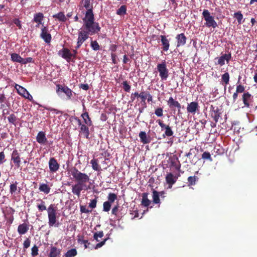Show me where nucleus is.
<instances>
[{
	"instance_id": "1",
	"label": "nucleus",
	"mask_w": 257,
	"mask_h": 257,
	"mask_svg": "<svg viewBox=\"0 0 257 257\" xmlns=\"http://www.w3.org/2000/svg\"><path fill=\"white\" fill-rule=\"evenodd\" d=\"M71 174L77 182L72 186V192L79 197L82 190H87L89 188L87 183L89 181V176L85 173L81 172L76 168H74L71 171Z\"/></svg>"
},
{
	"instance_id": "2",
	"label": "nucleus",
	"mask_w": 257,
	"mask_h": 257,
	"mask_svg": "<svg viewBox=\"0 0 257 257\" xmlns=\"http://www.w3.org/2000/svg\"><path fill=\"white\" fill-rule=\"evenodd\" d=\"M82 28L83 29L78 33L76 49L80 47L82 43L89 38V35L98 33L101 29L98 23L95 22L83 23Z\"/></svg>"
},
{
	"instance_id": "3",
	"label": "nucleus",
	"mask_w": 257,
	"mask_h": 257,
	"mask_svg": "<svg viewBox=\"0 0 257 257\" xmlns=\"http://www.w3.org/2000/svg\"><path fill=\"white\" fill-rule=\"evenodd\" d=\"M48 217V224L51 226H55L57 222V209L55 204H51L47 209ZM58 224L56 225L58 226Z\"/></svg>"
},
{
	"instance_id": "4",
	"label": "nucleus",
	"mask_w": 257,
	"mask_h": 257,
	"mask_svg": "<svg viewBox=\"0 0 257 257\" xmlns=\"http://www.w3.org/2000/svg\"><path fill=\"white\" fill-rule=\"evenodd\" d=\"M202 16L206 21L205 25L208 27H212L215 28L217 27V24L216 21L214 20V17L210 15V12L208 10L204 9L202 13Z\"/></svg>"
},
{
	"instance_id": "5",
	"label": "nucleus",
	"mask_w": 257,
	"mask_h": 257,
	"mask_svg": "<svg viewBox=\"0 0 257 257\" xmlns=\"http://www.w3.org/2000/svg\"><path fill=\"white\" fill-rule=\"evenodd\" d=\"M157 68L159 72V76L162 81L166 80L169 76V70L167 68L166 61L158 64Z\"/></svg>"
},
{
	"instance_id": "6",
	"label": "nucleus",
	"mask_w": 257,
	"mask_h": 257,
	"mask_svg": "<svg viewBox=\"0 0 257 257\" xmlns=\"http://www.w3.org/2000/svg\"><path fill=\"white\" fill-rule=\"evenodd\" d=\"M58 54L63 59H65L67 62H74V60L72 59L71 52L69 49L67 48H63L59 51Z\"/></svg>"
},
{
	"instance_id": "7",
	"label": "nucleus",
	"mask_w": 257,
	"mask_h": 257,
	"mask_svg": "<svg viewBox=\"0 0 257 257\" xmlns=\"http://www.w3.org/2000/svg\"><path fill=\"white\" fill-rule=\"evenodd\" d=\"M210 109L211 117L214 119L215 122H217L221 114V110L217 106L213 105H211Z\"/></svg>"
},
{
	"instance_id": "8",
	"label": "nucleus",
	"mask_w": 257,
	"mask_h": 257,
	"mask_svg": "<svg viewBox=\"0 0 257 257\" xmlns=\"http://www.w3.org/2000/svg\"><path fill=\"white\" fill-rule=\"evenodd\" d=\"M253 96L248 92H246L242 95V100L245 107L249 108L252 106Z\"/></svg>"
},
{
	"instance_id": "9",
	"label": "nucleus",
	"mask_w": 257,
	"mask_h": 257,
	"mask_svg": "<svg viewBox=\"0 0 257 257\" xmlns=\"http://www.w3.org/2000/svg\"><path fill=\"white\" fill-rule=\"evenodd\" d=\"M231 58V54L230 53L228 54H222L219 57H216L215 60H217V61L215 62L216 65H219L222 66L225 64V61H226L228 64Z\"/></svg>"
},
{
	"instance_id": "10",
	"label": "nucleus",
	"mask_w": 257,
	"mask_h": 257,
	"mask_svg": "<svg viewBox=\"0 0 257 257\" xmlns=\"http://www.w3.org/2000/svg\"><path fill=\"white\" fill-rule=\"evenodd\" d=\"M41 38L47 44L51 42L52 39L51 35L49 33L48 28L46 26H43L41 29L40 34Z\"/></svg>"
},
{
	"instance_id": "11",
	"label": "nucleus",
	"mask_w": 257,
	"mask_h": 257,
	"mask_svg": "<svg viewBox=\"0 0 257 257\" xmlns=\"http://www.w3.org/2000/svg\"><path fill=\"white\" fill-rule=\"evenodd\" d=\"M57 87V92H58L59 91H61L64 92L66 95L67 96L68 99H71L72 96L73 91L71 89L68 88L67 86H62L60 84H57L56 85Z\"/></svg>"
},
{
	"instance_id": "12",
	"label": "nucleus",
	"mask_w": 257,
	"mask_h": 257,
	"mask_svg": "<svg viewBox=\"0 0 257 257\" xmlns=\"http://www.w3.org/2000/svg\"><path fill=\"white\" fill-rule=\"evenodd\" d=\"M199 104L197 101H192L187 104V111L189 113L194 115L199 110Z\"/></svg>"
},
{
	"instance_id": "13",
	"label": "nucleus",
	"mask_w": 257,
	"mask_h": 257,
	"mask_svg": "<svg viewBox=\"0 0 257 257\" xmlns=\"http://www.w3.org/2000/svg\"><path fill=\"white\" fill-rule=\"evenodd\" d=\"M48 164L50 171L52 173L56 172L60 168L59 164L54 157L50 158Z\"/></svg>"
},
{
	"instance_id": "14",
	"label": "nucleus",
	"mask_w": 257,
	"mask_h": 257,
	"mask_svg": "<svg viewBox=\"0 0 257 257\" xmlns=\"http://www.w3.org/2000/svg\"><path fill=\"white\" fill-rule=\"evenodd\" d=\"M11 160L15 164L17 168H19L21 165V158L18 150H14L12 154Z\"/></svg>"
},
{
	"instance_id": "15",
	"label": "nucleus",
	"mask_w": 257,
	"mask_h": 257,
	"mask_svg": "<svg viewBox=\"0 0 257 257\" xmlns=\"http://www.w3.org/2000/svg\"><path fill=\"white\" fill-rule=\"evenodd\" d=\"M167 104L169 107L171 109H174L175 107L177 108L178 113L181 111V105L180 103L178 101L173 99L172 97H169L167 101Z\"/></svg>"
},
{
	"instance_id": "16",
	"label": "nucleus",
	"mask_w": 257,
	"mask_h": 257,
	"mask_svg": "<svg viewBox=\"0 0 257 257\" xmlns=\"http://www.w3.org/2000/svg\"><path fill=\"white\" fill-rule=\"evenodd\" d=\"M83 23L95 22L93 10H88L86 12L84 17L83 18Z\"/></svg>"
},
{
	"instance_id": "17",
	"label": "nucleus",
	"mask_w": 257,
	"mask_h": 257,
	"mask_svg": "<svg viewBox=\"0 0 257 257\" xmlns=\"http://www.w3.org/2000/svg\"><path fill=\"white\" fill-rule=\"evenodd\" d=\"M176 39L177 42V47L184 46L186 43L187 38L184 33L177 35Z\"/></svg>"
},
{
	"instance_id": "18",
	"label": "nucleus",
	"mask_w": 257,
	"mask_h": 257,
	"mask_svg": "<svg viewBox=\"0 0 257 257\" xmlns=\"http://www.w3.org/2000/svg\"><path fill=\"white\" fill-rule=\"evenodd\" d=\"M36 140L40 144H46L47 142V139L46 137L45 133L43 131L39 132L36 137Z\"/></svg>"
},
{
	"instance_id": "19",
	"label": "nucleus",
	"mask_w": 257,
	"mask_h": 257,
	"mask_svg": "<svg viewBox=\"0 0 257 257\" xmlns=\"http://www.w3.org/2000/svg\"><path fill=\"white\" fill-rule=\"evenodd\" d=\"M177 178L175 177L171 173L167 174L166 177V181L169 185V187L171 188L172 185L176 182Z\"/></svg>"
},
{
	"instance_id": "20",
	"label": "nucleus",
	"mask_w": 257,
	"mask_h": 257,
	"mask_svg": "<svg viewBox=\"0 0 257 257\" xmlns=\"http://www.w3.org/2000/svg\"><path fill=\"white\" fill-rule=\"evenodd\" d=\"M161 41L163 46L162 49L164 51H167L169 50L170 43L169 41L165 35H161Z\"/></svg>"
},
{
	"instance_id": "21",
	"label": "nucleus",
	"mask_w": 257,
	"mask_h": 257,
	"mask_svg": "<svg viewBox=\"0 0 257 257\" xmlns=\"http://www.w3.org/2000/svg\"><path fill=\"white\" fill-rule=\"evenodd\" d=\"M139 136L141 142L144 144H148L151 142L149 136H147L145 132L142 131L139 133Z\"/></svg>"
},
{
	"instance_id": "22",
	"label": "nucleus",
	"mask_w": 257,
	"mask_h": 257,
	"mask_svg": "<svg viewBox=\"0 0 257 257\" xmlns=\"http://www.w3.org/2000/svg\"><path fill=\"white\" fill-rule=\"evenodd\" d=\"M29 229V225L27 223H24L18 226V232L20 235L24 234L28 231Z\"/></svg>"
},
{
	"instance_id": "23",
	"label": "nucleus",
	"mask_w": 257,
	"mask_h": 257,
	"mask_svg": "<svg viewBox=\"0 0 257 257\" xmlns=\"http://www.w3.org/2000/svg\"><path fill=\"white\" fill-rule=\"evenodd\" d=\"M88 126V125H87L84 123V124L81 125L80 127V133H81L84 135V137L86 139L89 138L90 135Z\"/></svg>"
},
{
	"instance_id": "24",
	"label": "nucleus",
	"mask_w": 257,
	"mask_h": 257,
	"mask_svg": "<svg viewBox=\"0 0 257 257\" xmlns=\"http://www.w3.org/2000/svg\"><path fill=\"white\" fill-rule=\"evenodd\" d=\"M90 164H91L93 170L96 171H100L102 170L97 159L93 158L90 161Z\"/></svg>"
},
{
	"instance_id": "25",
	"label": "nucleus",
	"mask_w": 257,
	"mask_h": 257,
	"mask_svg": "<svg viewBox=\"0 0 257 257\" xmlns=\"http://www.w3.org/2000/svg\"><path fill=\"white\" fill-rule=\"evenodd\" d=\"M81 117L84 120V122L88 126L92 125V121L90 118L88 113L86 111L81 114Z\"/></svg>"
},
{
	"instance_id": "26",
	"label": "nucleus",
	"mask_w": 257,
	"mask_h": 257,
	"mask_svg": "<svg viewBox=\"0 0 257 257\" xmlns=\"http://www.w3.org/2000/svg\"><path fill=\"white\" fill-rule=\"evenodd\" d=\"M149 195L148 193H143L142 194V205L148 207L151 204V201L148 199V196Z\"/></svg>"
},
{
	"instance_id": "27",
	"label": "nucleus",
	"mask_w": 257,
	"mask_h": 257,
	"mask_svg": "<svg viewBox=\"0 0 257 257\" xmlns=\"http://www.w3.org/2000/svg\"><path fill=\"white\" fill-rule=\"evenodd\" d=\"M61 253V249L55 246H52L49 253V257H57Z\"/></svg>"
},
{
	"instance_id": "28",
	"label": "nucleus",
	"mask_w": 257,
	"mask_h": 257,
	"mask_svg": "<svg viewBox=\"0 0 257 257\" xmlns=\"http://www.w3.org/2000/svg\"><path fill=\"white\" fill-rule=\"evenodd\" d=\"M53 17L54 18L57 19L59 21L62 22H65L67 20V18L65 16L64 13L62 12L54 15Z\"/></svg>"
},
{
	"instance_id": "29",
	"label": "nucleus",
	"mask_w": 257,
	"mask_h": 257,
	"mask_svg": "<svg viewBox=\"0 0 257 257\" xmlns=\"http://www.w3.org/2000/svg\"><path fill=\"white\" fill-rule=\"evenodd\" d=\"M43 19V14L42 13H38L34 15L33 21L37 23H42Z\"/></svg>"
},
{
	"instance_id": "30",
	"label": "nucleus",
	"mask_w": 257,
	"mask_h": 257,
	"mask_svg": "<svg viewBox=\"0 0 257 257\" xmlns=\"http://www.w3.org/2000/svg\"><path fill=\"white\" fill-rule=\"evenodd\" d=\"M7 102L8 100L5 93H0V108H3L5 107Z\"/></svg>"
},
{
	"instance_id": "31",
	"label": "nucleus",
	"mask_w": 257,
	"mask_h": 257,
	"mask_svg": "<svg viewBox=\"0 0 257 257\" xmlns=\"http://www.w3.org/2000/svg\"><path fill=\"white\" fill-rule=\"evenodd\" d=\"M11 60L13 62H19L22 64L23 58L18 54L14 53L11 54Z\"/></svg>"
},
{
	"instance_id": "32",
	"label": "nucleus",
	"mask_w": 257,
	"mask_h": 257,
	"mask_svg": "<svg viewBox=\"0 0 257 257\" xmlns=\"http://www.w3.org/2000/svg\"><path fill=\"white\" fill-rule=\"evenodd\" d=\"M15 88L17 89L18 93L23 96H25L27 91L26 89L17 84H16Z\"/></svg>"
},
{
	"instance_id": "33",
	"label": "nucleus",
	"mask_w": 257,
	"mask_h": 257,
	"mask_svg": "<svg viewBox=\"0 0 257 257\" xmlns=\"http://www.w3.org/2000/svg\"><path fill=\"white\" fill-rule=\"evenodd\" d=\"M160 194L159 193L155 190H153V201L155 204H158L160 203Z\"/></svg>"
},
{
	"instance_id": "34",
	"label": "nucleus",
	"mask_w": 257,
	"mask_h": 257,
	"mask_svg": "<svg viewBox=\"0 0 257 257\" xmlns=\"http://www.w3.org/2000/svg\"><path fill=\"white\" fill-rule=\"evenodd\" d=\"M39 190L40 191L47 194L50 192V188L46 184H42L40 185Z\"/></svg>"
},
{
	"instance_id": "35",
	"label": "nucleus",
	"mask_w": 257,
	"mask_h": 257,
	"mask_svg": "<svg viewBox=\"0 0 257 257\" xmlns=\"http://www.w3.org/2000/svg\"><path fill=\"white\" fill-rule=\"evenodd\" d=\"M126 14V7L125 5H122L116 11V14L118 15L122 16Z\"/></svg>"
},
{
	"instance_id": "36",
	"label": "nucleus",
	"mask_w": 257,
	"mask_h": 257,
	"mask_svg": "<svg viewBox=\"0 0 257 257\" xmlns=\"http://www.w3.org/2000/svg\"><path fill=\"white\" fill-rule=\"evenodd\" d=\"M77 250L75 248L68 250L65 253V257H74L77 254Z\"/></svg>"
},
{
	"instance_id": "37",
	"label": "nucleus",
	"mask_w": 257,
	"mask_h": 257,
	"mask_svg": "<svg viewBox=\"0 0 257 257\" xmlns=\"http://www.w3.org/2000/svg\"><path fill=\"white\" fill-rule=\"evenodd\" d=\"M18 183L16 181L15 183L11 184L10 186V192L12 195L15 194L18 190Z\"/></svg>"
},
{
	"instance_id": "38",
	"label": "nucleus",
	"mask_w": 257,
	"mask_h": 257,
	"mask_svg": "<svg viewBox=\"0 0 257 257\" xmlns=\"http://www.w3.org/2000/svg\"><path fill=\"white\" fill-rule=\"evenodd\" d=\"M229 78L230 77L229 73L228 72H225L221 76L222 81L224 82L225 85H227L229 83Z\"/></svg>"
},
{
	"instance_id": "39",
	"label": "nucleus",
	"mask_w": 257,
	"mask_h": 257,
	"mask_svg": "<svg viewBox=\"0 0 257 257\" xmlns=\"http://www.w3.org/2000/svg\"><path fill=\"white\" fill-rule=\"evenodd\" d=\"M108 200L107 201L112 203L117 199V195L113 193H109L107 196Z\"/></svg>"
},
{
	"instance_id": "40",
	"label": "nucleus",
	"mask_w": 257,
	"mask_h": 257,
	"mask_svg": "<svg viewBox=\"0 0 257 257\" xmlns=\"http://www.w3.org/2000/svg\"><path fill=\"white\" fill-rule=\"evenodd\" d=\"M177 160H178L177 158L176 159V160H171L170 163H171V166L174 167L176 170H179L180 169L181 165L179 161H178V162H177Z\"/></svg>"
},
{
	"instance_id": "41",
	"label": "nucleus",
	"mask_w": 257,
	"mask_h": 257,
	"mask_svg": "<svg viewBox=\"0 0 257 257\" xmlns=\"http://www.w3.org/2000/svg\"><path fill=\"white\" fill-rule=\"evenodd\" d=\"M234 17L237 19V22L239 24L241 23V21L243 19V15L240 11H238L234 14Z\"/></svg>"
},
{
	"instance_id": "42",
	"label": "nucleus",
	"mask_w": 257,
	"mask_h": 257,
	"mask_svg": "<svg viewBox=\"0 0 257 257\" xmlns=\"http://www.w3.org/2000/svg\"><path fill=\"white\" fill-rule=\"evenodd\" d=\"M8 119L10 123L13 124H15L17 120V117L15 114L12 113L8 117Z\"/></svg>"
},
{
	"instance_id": "43",
	"label": "nucleus",
	"mask_w": 257,
	"mask_h": 257,
	"mask_svg": "<svg viewBox=\"0 0 257 257\" xmlns=\"http://www.w3.org/2000/svg\"><path fill=\"white\" fill-rule=\"evenodd\" d=\"M198 178L196 176H190L188 178V182L189 185H194L197 180Z\"/></svg>"
},
{
	"instance_id": "44",
	"label": "nucleus",
	"mask_w": 257,
	"mask_h": 257,
	"mask_svg": "<svg viewBox=\"0 0 257 257\" xmlns=\"http://www.w3.org/2000/svg\"><path fill=\"white\" fill-rule=\"evenodd\" d=\"M40 201L41 204L37 205V208L39 211L42 212L46 210V207L45 206V203L44 201L41 199L39 200Z\"/></svg>"
},
{
	"instance_id": "45",
	"label": "nucleus",
	"mask_w": 257,
	"mask_h": 257,
	"mask_svg": "<svg viewBox=\"0 0 257 257\" xmlns=\"http://www.w3.org/2000/svg\"><path fill=\"white\" fill-rule=\"evenodd\" d=\"M111 204L109 202L105 201L103 204V211L105 212H108L111 206Z\"/></svg>"
},
{
	"instance_id": "46",
	"label": "nucleus",
	"mask_w": 257,
	"mask_h": 257,
	"mask_svg": "<svg viewBox=\"0 0 257 257\" xmlns=\"http://www.w3.org/2000/svg\"><path fill=\"white\" fill-rule=\"evenodd\" d=\"M148 91H142L139 93V97L141 99V102H145L147 98V94Z\"/></svg>"
},
{
	"instance_id": "47",
	"label": "nucleus",
	"mask_w": 257,
	"mask_h": 257,
	"mask_svg": "<svg viewBox=\"0 0 257 257\" xmlns=\"http://www.w3.org/2000/svg\"><path fill=\"white\" fill-rule=\"evenodd\" d=\"M92 49L94 51H97L100 49V46L96 41H92L90 43Z\"/></svg>"
},
{
	"instance_id": "48",
	"label": "nucleus",
	"mask_w": 257,
	"mask_h": 257,
	"mask_svg": "<svg viewBox=\"0 0 257 257\" xmlns=\"http://www.w3.org/2000/svg\"><path fill=\"white\" fill-rule=\"evenodd\" d=\"M84 7L88 11V10H93L92 5L90 3V0H83Z\"/></svg>"
},
{
	"instance_id": "49",
	"label": "nucleus",
	"mask_w": 257,
	"mask_h": 257,
	"mask_svg": "<svg viewBox=\"0 0 257 257\" xmlns=\"http://www.w3.org/2000/svg\"><path fill=\"white\" fill-rule=\"evenodd\" d=\"M83 238V236H79V238L78 239V242L79 243H83L84 244L85 248H86L88 247V245L90 243L88 242V241L87 240H84Z\"/></svg>"
},
{
	"instance_id": "50",
	"label": "nucleus",
	"mask_w": 257,
	"mask_h": 257,
	"mask_svg": "<svg viewBox=\"0 0 257 257\" xmlns=\"http://www.w3.org/2000/svg\"><path fill=\"white\" fill-rule=\"evenodd\" d=\"M173 132L171 130V127L169 125H167V127H166V128L165 129V135H164V137H165V136L167 137H171L173 136Z\"/></svg>"
},
{
	"instance_id": "51",
	"label": "nucleus",
	"mask_w": 257,
	"mask_h": 257,
	"mask_svg": "<svg viewBox=\"0 0 257 257\" xmlns=\"http://www.w3.org/2000/svg\"><path fill=\"white\" fill-rule=\"evenodd\" d=\"M122 84L124 91L127 92H129L131 90V86L128 84L127 81H124L122 83Z\"/></svg>"
},
{
	"instance_id": "52",
	"label": "nucleus",
	"mask_w": 257,
	"mask_h": 257,
	"mask_svg": "<svg viewBox=\"0 0 257 257\" xmlns=\"http://www.w3.org/2000/svg\"><path fill=\"white\" fill-rule=\"evenodd\" d=\"M202 159L204 160H208L210 161L212 160L211 155L208 152H205L202 154Z\"/></svg>"
},
{
	"instance_id": "53",
	"label": "nucleus",
	"mask_w": 257,
	"mask_h": 257,
	"mask_svg": "<svg viewBox=\"0 0 257 257\" xmlns=\"http://www.w3.org/2000/svg\"><path fill=\"white\" fill-rule=\"evenodd\" d=\"M163 108L161 107H158L156 108L155 110V114L158 116V117H161L163 116Z\"/></svg>"
},
{
	"instance_id": "54",
	"label": "nucleus",
	"mask_w": 257,
	"mask_h": 257,
	"mask_svg": "<svg viewBox=\"0 0 257 257\" xmlns=\"http://www.w3.org/2000/svg\"><path fill=\"white\" fill-rule=\"evenodd\" d=\"M103 236V232L102 231H98L97 232H95L94 234L93 237L96 240V241H99V240L98 239V237H102Z\"/></svg>"
},
{
	"instance_id": "55",
	"label": "nucleus",
	"mask_w": 257,
	"mask_h": 257,
	"mask_svg": "<svg viewBox=\"0 0 257 257\" xmlns=\"http://www.w3.org/2000/svg\"><path fill=\"white\" fill-rule=\"evenodd\" d=\"M245 88L243 85L241 84L237 85L236 86V92L237 93H242L244 91Z\"/></svg>"
},
{
	"instance_id": "56",
	"label": "nucleus",
	"mask_w": 257,
	"mask_h": 257,
	"mask_svg": "<svg viewBox=\"0 0 257 257\" xmlns=\"http://www.w3.org/2000/svg\"><path fill=\"white\" fill-rule=\"evenodd\" d=\"M31 253L33 256H35L38 254V247L36 245H34L32 248Z\"/></svg>"
},
{
	"instance_id": "57",
	"label": "nucleus",
	"mask_w": 257,
	"mask_h": 257,
	"mask_svg": "<svg viewBox=\"0 0 257 257\" xmlns=\"http://www.w3.org/2000/svg\"><path fill=\"white\" fill-rule=\"evenodd\" d=\"M97 202V201L96 198L91 200L90 202L89 203V207L91 208H95L96 207Z\"/></svg>"
},
{
	"instance_id": "58",
	"label": "nucleus",
	"mask_w": 257,
	"mask_h": 257,
	"mask_svg": "<svg viewBox=\"0 0 257 257\" xmlns=\"http://www.w3.org/2000/svg\"><path fill=\"white\" fill-rule=\"evenodd\" d=\"M34 62V60L31 57H28L26 59L23 58L22 63L23 64H26L28 63H33Z\"/></svg>"
},
{
	"instance_id": "59",
	"label": "nucleus",
	"mask_w": 257,
	"mask_h": 257,
	"mask_svg": "<svg viewBox=\"0 0 257 257\" xmlns=\"http://www.w3.org/2000/svg\"><path fill=\"white\" fill-rule=\"evenodd\" d=\"M80 212L81 213H88L90 212H91V210H89L86 208V206L84 205H80Z\"/></svg>"
},
{
	"instance_id": "60",
	"label": "nucleus",
	"mask_w": 257,
	"mask_h": 257,
	"mask_svg": "<svg viewBox=\"0 0 257 257\" xmlns=\"http://www.w3.org/2000/svg\"><path fill=\"white\" fill-rule=\"evenodd\" d=\"M44 108L46 109V110H49V111H54L56 114L62 113V112L61 111H59V110H57V109H55V108H52V107H44Z\"/></svg>"
},
{
	"instance_id": "61",
	"label": "nucleus",
	"mask_w": 257,
	"mask_h": 257,
	"mask_svg": "<svg viewBox=\"0 0 257 257\" xmlns=\"http://www.w3.org/2000/svg\"><path fill=\"white\" fill-rule=\"evenodd\" d=\"M31 241L29 238H27L24 242L23 245L24 248H28L30 246Z\"/></svg>"
},
{
	"instance_id": "62",
	"label": "nucleus",
	"mask_w": 257,
	"mask_h": 257,
	"mask_svg": "<svg viewBox=\"0 0 257 257\" xmlns=\"http://www.w3.org/2000/svg\"><path fill=\"white\" fill-rule=\"evenodd\" d=\"M136 97H139L138 92H135L134 93H132V94L131 95V100L130 102H134V100H135Z\"/></svg>"
},
{
	"instance_id": "63",
	"label": "nucleus",
	"mask_w": 257,
	"mask_h": 257,
	"mask_svg": "<svg viewBox=\"0 0 257 257\" xmlns=\"http://www.w3.org/2000/svg\"><path fill=\"white\" fill-rule=\"evenodd\" d=\"M118 205L117 204L116 205L114 206L111 210V213L112 214H113L114 215H116L118 210Z\"/></svg>"
},
{
	"instance_id": "64",
	"label": "nucleus",
	"mask_w": 257,
	"mask_h": 257,
	"mask_svg": "<svg viewBox=\"0 0 257 257\" xmlns=\"http://www.w3.org/2000/svg\"><path fill=\"white\" fill-rule=\"evenodd\" d=\"M156 122L158 123L159 125L162 128V129H166V127H167V125L164 124L163 121L161 120V119H158Z\"/></svg>"
}]
</instances>
